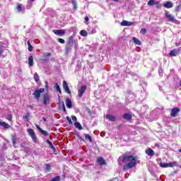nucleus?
Instances as JSON below:
<instances>
[{"instance_id": "40", "label": "nucleus", "mask_w": 181, "mask_h": 181, "mask_svg": "<svg viewBox=\"0 0 181 181\" xmlns=\"http://www.w3.org/2000/svg\"><path fill=\"white\" fill-rule=\"evenodd\" d=\"M62 86H63V88L69 87V85L67 84V82H66V81H63Z\"/></svg>"}, {"instance_id": "45", "label": "nucleus", "mask_w": 181, "mask_h": 181, "mask_svg": "<svg viewBox=\"0 0 181 181\" xmlns=\"http://www.w3.org/2000/svg\"><path fill=\"white\" fill-rule=\"evenodd\" d=\"M97 33V30L95 29V28H93L92 29V31L90 33L91 35L94 34V33Z\"/></svg>"}, {"instance_id": "3", "label": "nucleus", "mask_w": 181, "mask_h": 181, "mask_svg": "<svg viewBox=\"0 0 181 181\" xmlns=\"http://www.w3.org/2000/svg\"><path fill=\"white\" fill-rule=\"evenodd\" d=\"M42 93H45V88H41L38 90H35L33 92V95L35 97V100H39V98H40Z\"/></svg>"}, {"instance_id": "36", "label": "nucleus", "mask_w": 181, "mask_h": 181, "mask_svg": "<svg viewBox=\"0 0 181 181\" xmlns=\"http://www.w3.org/2000/svg\"><path fill=\"white\" fill-rule=\"evenodd\" d=\"M160 168H168V163H160Z\"/></svg>"}, {"instance_id": "50", "label": "nucleus", "mask_w": 181, "mask_h": 181, "mask_svg": "<svg viewBox=\"0 0 181 181\" xmlns=\"http://www.w3.org/2000/svg\"><path fill=\"white\" fill-rule=\"evenodd\" d=\"M47 56H51V54L49 53V52H48L47 54Z\"/></svg>"}, {"instance_id": "49", "label": "nucleus", "mask_w": 181, "mask_h": 181, "mask_svg": "<svg viewBox=\"0 0 181 181\" xmlns=\"http://www.w3.org/2000/svg\"><path fill=\"white\" fill-rule=\"evenodd\" d=\"M2 54V48L0 47V55Z\"/></svg>"}, {"instance_id": "27", "label": "nucleus", "mask_w": 181, "mask_h": 181, "mask_svg": "<svg viewBox=\"0 0 181 181\" xmlns=\"http://www.w3.org/2000/svg\"><path fill=\"white\" fill-rule=\"evenodd\" d=\"M133 41L136 45H138L139 46H141V42L139 40H138L136 37H133Z\"/></svg>"}, {"instance_id": "10", "label": "nucleus", "mask_w": 181, "mask_h": 181, "mask_svg": "<svg viewBox=\"0 0 181 181\" xmlns=\"http://www.w3.org/2000/svg\"><path fill=\"white\" fill-rule=\"evenodd\" d=\"M35 127H36L37 129H38L39 132H40L42 135H44V136H47V135H49L47 132L43 130L42 128H40V127L39 125L35 124Z\"/></svg>"}, {"instance_id": "4", "label": "nucleus", "mask_w": 181, "mask_h": 181, "mask_svg": "<svg viewBox=\"0 0 181 181\" xmlns=\"http://www.w3.org/2000/svg\"><path fill=\"white\" fill-rule=\"evenodd\" d=\"M50 101H51V98L50 95H49V94L45 93L43 95V104L44 105H49V104H50Z\"/></svg>"}, {"instance_id": "6", "label": "nucleus", "mask_w": 181, "mask_h": 181, "mask_svg": "<svg viewBox=\"0 0 181 181\" xmlns=\"http://www.w3.org/2000/svg\"><path fill=\"white\" fill-rule=\"evenodd\" d=\"M165 16L166 18H168L169 22L175 23L176 21V19L175 18V16H172V14H170V13H169V12H166L165 13Z\"/></svg>"}, {"instance_id": "17", "label": "nucleus", "mask_w": 181, "mask_h": 181, "mask_svg": "<svg viewBox=\"0 0 181 181\" xmlns=\"http://www.w3.org/2000/svg\"><path fill=\"white\" fill-rule=\"evenodd\" d=\"M106 118L107 119H109V121H112V122H115L117 119L115 116H112L111 115H107Z\"/></svg>"}, {"instance_id": "15", "label": "nucleus", "mask_w": 181, "mask_h": 181, "mask_svg": "<svg viewBox=\"0 0 181 181\" xmlns=\"http://www.w3.org/2000/svg\"><path fill=\"white\" fill-rule=\"evenodd\" d=\"M66 105L67 108H71V107H73V103L71 102V100L67 98L66 100Z\"/></svg>"}, {"instance_id": "42", "label": "nucleus", "mask_w": 181, "mask_h": 181, "mask_svg": "<svg viewBox=\"0 0 181 181\" xmlns=\"http://www.w3.org/2000/svg\"><path fill=\"white\" fill-rule=\"evenodd\" d=\"M175 11L177 12H179V11H181V4L176 7Z\"/></svg>"}, {"instance_id": "51", "label": "nucleus", "mask_w": 181, "mask_h": 181, "mask_svg": "<svg viewBox=\"0 0 181 181\" xmlns=\"http://www.w3.org/2000/svg\"><path fill=\"white\" fill-rule=\"evenodd\" d=\"M112 1H114L115 2H118L119 0H112Z\"/></svg>"}, {"instance_id": "11", "label": "nucleus", "mask_w": 181, "mask_h": 181, "mask_svg": "<svg viewBox=\"0 0 181 181\" xmlns=\"http://www.w3.org/2000/svg\"><path fill=\"white\" fill-rule=\"evenodd\" d=\"M0 127H3L4 129H9V128H11V125L8 124L5 122H2V120H0Z\"/></svg>"}, {"instance_id": "34", "label": "nucleus", "mask_w": 181, "mask_h": 181, "mask_svg": "<svg viewBox=\"0 0 181 181\" xmlns=\"http://www.w3.org/2000/svg\"><path fill=\"white\" fill-rule=\"evenodd\" d=\"M12 144L13 145V146H15V145H16V136H13L12 137Z\"/></svg>"}, {"instance_id": "35", "label": "nucleus", "mask_w": 181, "mask_h": 181, "mask_svg": "<svg viewBox=\"0 0 181 181\" xmlns=\"http://www.w3.org/2000/svg\"><path fill=\"white\" fill-rule=\"evenodd\" d=\"M64 90L66 93H67L68 94H71V91H70V88H69V86L66 88H64Z\"/></svg>"}, {"instance_id": "47", "label": "nucleus", "mask_w": 181, "mask_h": 181, "mask_svg": "<svg viewBox=\"0 0 181 181\" xmlns=\"http://www.w3.org/2000/svg\"><path fill=\"white\" fill-rule=\"evenodd\" d=\"M45 88H47V90L49 89V83H47V81H45Z\"/></svg>"}, {"instance_id": "9", "label": "nucleus", "mask_w": 181, "mask_h": 181, "mask_svg": "<svg viewBox=\"0 0 181 181\" xmlns=\"http://www.w3.org/2000/svg\"><path fill=\"white\" fill-rule=\"evenodd\" d=\"M58 105H59V108L62 109V111H64L65 112V111H66V106L64 105V102H63V101H62L60 100V96H59Z\"/></svg>"}, {"instance_id": "2", "label": "nucleus", "mask_w": 181, "mask_h": 181, "mask_svg": "<svg viewBox=\"0 0 181 181\" xmlns=\"http://www.w3.org/2000/svg\"><path fill=\"white\" fill-rule=\"evenodd\" d=\"M27 132H28V135L30 136L33 141L35 143H37V137L36 136V134L35 133V131L33 129H28L27 130Z\"/></svg>"}, {"instance_id": "48", "label": "nucleus", "mask_w": 181, "mask_h": 181, "mask_svg": "<svg viewBox=\"0 0 181 181\" xmlns=\"http://www.w3.org/2000/svg\"><path fill=\"white\" fill-rule=\"evenodd\" d=\"M85 21H86V22H88V21H90V18H88V17H85Z\"/></svg>"}, {"instance_id": "43", "label": "nucleus", "mask_w": 181, "mask_h": 181, "mask_svg": "<svg viewBox=\"0 0 181 181\" xmlns=\"http://www.w3.org/2000/svg\"><path fill=\"white\" fill-rule=\"evenodd\" d=\"M66 119H67L69 124H73V122H71V119H70V117H66Z\"/></svg>"}, {"instance_id": "13", "label": "nucleus", "mask_w": 181, "mask_h": 181, "mask_svg": "<svg viewBox=\"0 0 181 181\" xmlns=\"http://www.w3.org/2000/svg\"><path fill=\"white\" fill-rule=\"evenodd\" d=\"M163 6L167 9H170V8H173V4L171 1H167L163 4Z\"/></svg>"}, {"instance_id": "30", "label": "nucleus", "mask_w": 181, "mask_h": 181, "mask_svg": "<svg viewBox=\"0 0 181 181\" xmlns=\"http://www.w3.org/2000/svg\"><path fill=\"white\" fill-rule=\"evenodd\" d=\"M28 46V50L29 52H32L33 47H32V45L30 44V41L27 42Z\"/></svg>"}, {"instance_id": "5", "label": "nucleus", "mask_w": 181, "mask_h": 181, "mask_svg": "<svg viewBox=\"0 0 181 181\" xmlns=\"http://www.w3.org/2000/svg\"><path fill=\"white\" fill-rule=\"evenodd\" d=\"M86 90H87V86L86 85L82 86L78 89V97H80V98L83 97V94H84V93H86Z\"/></svg>"}, {"instance_id": "54", "label": "nucleus", "mask_w": 181, "mask_h": 181, "mask_svg": "<svg viewBox=\"0 0 181 181\" xmlns=\"http://www.w3.org/2000/svg\"><path fill=\"white\" fill-rule=\"evenodd\" d=\"M175 45H176V46H179V45H177V43H176Z\"/></svg>"}, {"instance_id": "20", "label": "nucleus", "mask_w": 181, "mask_h": 181, "mask_svg": "<svg viewBox=\"0 0 181 181\" xmlns=\"http://www.w3.org/2000/svg\"><path fill=\"white\" fill-rule=\"evenodd\" d=\"M170 56L171 57H173V56H177V50L176 49H173L172 51H170V52L169 53Z\"/></svg>"}, {"instance_id": "25", "label": "nucleus", "mask_w": 181, "mask_h": 181, "mask_svg": "<svg viewBox=\"0 0 181 181\" xmlns=\"http://www.w3.org/2000/svg\"><path fill=\"white\" fill-rule=\"evenodd\" d=\"M74 126L76 127V128H78V129L79 130L83 129V127H81V124H80V122H76L74 124Z\"/></svg>"}, {"instance_id": "14", "label": "nucleus", "mask_w": 181, "mask_h": 181, "mask_svg": "<svg viewBox=\"0 0 181 181\" xmlns=\"http://www.w3.org/2000/svg\"><path fill=\"white\" fill-rule=\"evenodd\" d=\"M147 4L148 6H153V5H159V1H155V0H150L148 1Z\"/></svg>"}, {"instance_id": "1", "label": "nucleus", "mask_w": 181, "mask_h": 181, "mask_svg": "<svg viewBox=\"0 0 181 181\" xmlns=\"http://www.w3.org/2000/svg\"><path fill=\"white\" fill-rule=\"evenodd\" d=\"M123 161L126 164L124 169H132L136 165V157L132 156L124 155L123 156Z\"/></svg>"}, {"instance_id": "22", "label": "nucleus", "mask_w": 181, "mask_h": 181, "mask_svg": "<svg viewBox=\"0 0 181 181\" xmlns=\"http://www.w3.org/2000/svg\"><path fill=\"white\" fill-rule=\"evenodd\" d=\"M30 117V113L28 112V113H26L25 115H24V116L23 117V118L24 121H25L26 122H28V121H29V117Z\"/></svg>"}, {"instance_id": "21", "label": "nucleus", "mask_w": 181, "mask_h": 181, "mask_svg": "<svg viewBox=\"0 0 181 181\" xmlns=\"http://www.w3.org/2000/svg\"><path fill=\"white\" fill-rule=\"evenodd\" d=\"M28 64H29V66H30V67H32L33 66V57L30 56L28 57Z\"/></svg>"}, {"instance_id": "53", "label": "nucleus", "mask_w": 181, "mask_h": 181, "mask_svg": "<svg viewBox=\"0 0 181 181\" xmlns=\"http://www.w3.org/2000/svg\"><path fill=\"white\" fill-rule=\"evenodd\" d=\"M31 1V2H33L35 0H30Z\"/></svg>"}, {"instance_id": "24", "label": "nucleus", "mask_w": 181, "mask_h": 181, "mask_svg": "<svg viewBox=\"0 0 181 181\" xmlns=\"http://www.w3.org/2000/svg\"><path fill=\"white\" fill-rule=\"evenodd\" d=\"M74 42V37L73 35L70 36L68 39V44L71 45Z\"/></svg>"}, {"instance_id": "7", "label": "nucleus", "mask_w": 181, "mask_h": 181, "mask_svg": "<svg viewBox=\"0 0 181 181\" xmlns=\"http://www.w3.org/2000/svg\"><path fill=\"white\" fill-rule=\"evenodd\" d=\"M180 112V109L177 107H175L171 110L170 115L173 117H176L177 114Z\"/></svg>"}, {"instance_id": "12", "label": "nucleus", "mask_w": 181, "mask_h": 181, "mask_svg": "<svg viewBox=\"0 0 181 181\" xmlns=\"http://www.w3.org/2000/svg\"><path fill=\"white\" fill-rule=\"evenodd\" d=\"M132 25H134V22L131 21H123L121 23V26H132Z\"/></svg>"}, {"instance_id": "33", "label": "nucleus", "mask_w": 181, "mask_h": 181, "mask_svg": "<svg viewBox=\"0 0 181 181\" xmlns=\"http://www.w3.org/2000/svg\"><path fill=\"white\" fill-rule=\"evenodd\" d=\"M47 144H48V145L49 146V147L51 148V149H54V146H53V144H52V142H50L49 140L46 141Z\"/></svg>"}, {"instance_id": "31", "label": "nucleus", "mask_w": 181, "mask_h": 181, "mask_svg": "<svg viewBox=\"0 0 181 181\" xmlns=\"http://www.w3.org/2000/svg\"><path fill=\"white\" fill-rule=\"evenodd\" d=\"M34 79L36 81V83H37V81H39V74H37V73H35Z\"/></svg>"}, {"instance_id": "32", "label": "nucleus", "mask_w": 181, "mask_h": 181, "mask_svg": "<svg viewBox=\"0 0 181 181\" xmlns=\"http://www.w3.org/2000/svg\"><path fill=\"white\" fill-rule=\"evenodd\" d=\"M85 138L86 139H88L90 142H93V139H91V136H90V134H86Z\"/></svg>"}, {"instance_id": "44", "label": "nucleus", "mask_w": 181, "mask_h": 181, "mask_svg": "<svg viewBox=\"0 0 181 181\" xmlns=\"http://www.w3.org/2000/svg\"><path fill=\"white\" fill-rule=\"evenodd\" d=\"M46 169H47V172L50 171V165L47 164V165H46Z\"/></svg>"}, {"instance_id": "8", "label": "nucleus", "mask_w": 181, "mask_h": 181, "mask_svg": "<svg viewBox=\"0 0 181 181\" xmlns=\"http://www.w3.org/2000/svg\"><path fill=\"white\" fill-rule=\"evenodd\" d=\"M53 33L57 35V36H64L66 31L64 30H53Z\"/></svg>"}, {"instance_id": "19", "label": "nucleus", "mask_w": 181, "mask_h": 181, "mask_svg": "<svg viewBox=\"0 0 181 181\" xmlns=\"http://www.w3.org/2000/svg\"><path fill=\"white\" fill-rule=\"evenodd\" d=\"M97 162L99 165H105V160L102 157L98 158Z\"/></svg>"}, {"instance_id": "38", "label": "nucleus", "mask_w": 181, "mask_h": 181, "mask_svg": "<svg viewBox=\"0 0 181 181\" xmlns=\"http://www.w3.org/2000/svg\"><path fill=\"white\" fill-rule=\"evenodd\" d=\"M17 11H18V12H21V11H22V5L21 4H18L17 6Z\"/></svg>"}, {"instance_id": "52", "label": "nucleus", "mask_w": 181, "mask_h": 181, "mask_svg": "<svg viewBox=\"0 0 181 181\" xmlns=\"http://www.w3.org/2000/svg\"><path fill=\"white\" fill-rule=\"evenodd\" d=\"M43 119H44L45 121H46V118L43 117Z\"/></svg>"}, {"instance_id": "23", "label": "nucleus", "mask_w": 181, "mask_h": 181, "mask_svg": "<svg viewBox=\"0 0 181 181\" xmlns=\"http://www.w3.org/2000/svg\"><path fill=\"white\" fill-rule=\"evenodd\" d=\"M80 35H81V36H83L84 37H86V36H88V33H87V31L86 30H82L80 32Z\"/></svg>"}, {"instance_id": "28", "label": "nucleus", "mask_w": 181, "mask_h": 181, "mask_svg": "<svg viewBox=\"0 0 181 181\" xmlns=\"http://www.w3.org/2000/svg\"><path fill=\"white\" fill-rule=\"evenodd\" d=\"M131 118H132V116L130 114H129V113L124 114V119H131Z\"/></svg>"}, {"instance_id": "55", "label": "nucleus", "mask_w": 181, "mask_h": 181, "mask_svg": "<svg viewBox=\"0 0 181 181\" xmlns=\"http://www.w3.org/2000/svg\"><path fill=\"white\" fill-rule=\"evenodd\" d=\"M125 177H127V175H125Z\"/></svg>"}, {"instance_id": "41", "label": "nucleus", "mask_w": 181, "mask_h": 181, "mask_svg": "<svg viewBox=\"0 0 181 181\" xmlns=\"http://www.w3.org/2000/svg\"><path fill=\"white\" fill-rule=\"evenodd\" d=\"M6 119H8V121H12V115L9 114L6 116Z\"/></svg>"}, {"instance_id": "18", "label": "nucleus", "mask_w": 181, "mask_h": 181, "mask_svg": "<svg viewBox=\"0 0 181 181\" xmlns=\"http://www.w3.org/2000/svg\"><path fill=\"white\" fill-rule=\"evenodd\" d=\"M175 166H177V162L173 161V163H168L167 168H173Z\"/></svg>"}, {"instance_id": "26", "label": "nucleus", "mask_w": 181, "mask_h": 181, "mask_svg": "<svg viewBox=\"0 0 181 181\" xmlns=\"http://www.w3.org/2000/svg\"><path fill=\"white\" fill-rule=\"evenodd\" d=\"M54 88L57 90V91H58V93H59V94H62V89H60L59 84L55 83Z\"/></svg>"}, {"instance_id": "39", "label": "nucleus", "mask_w": 181, "mask_h": 181, "mask_svg": "<svg viewBox=\"0 0 181 181\" xmlns=\"http://www.w3.org/2000/svg\"><path fill=\"white\" fill-rule=\"evenodd\" d=\"M140 33H141V35H145V33H146V28H141Z\"/></svg>"}, {"instance_id": "37", "label": "nucleus", "mask_w": 181, "mask_h": 181, "mask_svg": "<svg viewBox=\"0 0 181 181\" xmlns=\"http://www.w3.org/2000/svg\"><path fill=\"white\" fill-rule=\"evenodd\" d=\"M58 42L59 43H62V45H64V43H66V41H64V40L63 38H59Z\"/></svg>"}, {"instance_id": "16", "label": "nucleus", "mask_w": 181, "mask_h": 181, "mask_svg": "<svg viewBox=\"0 0 181 181\" xmlns=\"http://www.w3.org/2000/svg\"><path fill=\"white\" fill-rule=\"evenodd\" d=\"M146 153L148 155V156H153V155H155V151H153V150L151 148H148L146 150Z\"/></svg>"}, {"instance_id": "46", "label": "nucleus", "mask_w": 181, "mask_h": 181, "mask_svg": "<svg viewBox=\"0 0 181 181\" xmlns=\"http://www.w3.org/2000/svg\"><path fill=\"white\" fill-rule=\"evenodd\" d=\"M72 121H75V122H77V117L76 116H72Z\"/></svg>"}, {"instance_id": "29", "label": "nucleus", "mask_w": 181, "mask_h": 181, "mask_svg": "<svg viewBox=\"0 0 181 181\" xmlns=\"http://www.w3.org/2000/svg\"><path fill=\"white\" fill-rule=\"evenodd\" d=\"M72 5L74 6V11L77 10V2L76 0H72Z\"/></svg>"}]
</instances>
